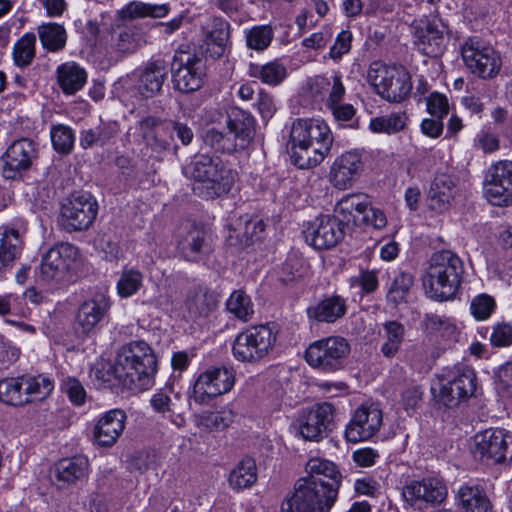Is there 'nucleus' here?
Instances as JSON below:
<instances>
[{"instance_id": "nucleus-30", "label": "nucleus", "mask_w": 512, "mask_h": 512, "mask_svg": "<svg viewBox=\"0 0 512 512\" xmlns=\"http://www.w3.org/2000/svg\"><path fill=\"white\" fill-rule=\"evenodd\" d=\"M346 311V300L339 295H332L309 306L306 313L310 321L335 323L346 314Z\"/></svg>"}, {"instance_id": "nucleus-26", "label": "nucleus", "mask_w": 512, "mask_h": 512, "mask_svg": "<svg viewBox=\"0 0 512 512\" xmlns=\"http://www.w3.org/2000/svg\"><path fill=\"white\" fill-rule=\"evenodd\" d=\"M305 469L307 476L302 477L303 479L312 480L326 490L333 488L338 495L342 476L333 462L322 458H311L306 463Z\"/></svg>"}, {"instance_id": "nucleus-2", "label": "nucleus", "mask_w": 512, "mask_h": 512, "mask_svg": "<svg viewBox=\"0 0 512 512\" xmlns=\"http://www.w3.org/2000/svg\"><path fill=\"white\" fill-rule=\"evenodd\" d=\"M156 371V355L145 341H132L123 345L111 367L119 384L134 391H143L152 386Z\"/></svg>"}, {"instance_id": "nucleus-46", "label": "nucleus", "mask_w": 512, "mask_h": 512, "mask_svg": "<svg viewBox=\"0 0 512 512\" xmlns=\"http://www.w3.org/2000/svg\"><path fill=\"white\" fill-rule=\"evenodd\" d=\"M480 58L481 60H478L477 67L472 70V73L483 79L495 77L502 65L499 53L491 46L486 48L485 53Z\"/></svg>"}, {"instance_id": "nucleus-62", "label": "nucleus", "mask_w": 512, "mask_h": 512, "mask_svg": "<svg viewBox=\"0 0 512 512\" xmlns=\"http://www.w3.org/2000/svg\"><path fill=\"white\" fill-rule=\"evenodd\" d=\"M490 342L494 347H508L512 344V326L509 323H498L493 327Z\"/></svg>"}, {"instance_id": "nucleus-33", "label": "nucleus", "mask_w": 512, "mask_h": 512, "mask_svg": "<svg viewBox=\"0 0 512 512\" xmlns=\"http://www.w3.org/2000/svg\"><path fill=\"white\" fill-rule=\"evenodd\" d=\"M56 80L64 94L74 95L86 84L87 73L76 62H66L57 67Z\"/></svg>"}, {"instance_id": "nucleus-24", "label": "nucleus", "mask_w": 512, "mask_h": 512, "mask_svg": "<svg viewBox=\"0 0 512 512\" xmlns=\"http://www.w3.org/2000/svg\"><path fill=\"white\" fill-rule=\"evenodd\" d=\"M126 418L125 412L121 409L106 412L94 426L95 442L101 447H112L124 431Z\"/></svg>"}, {"instance_id": "nucleus-43", "label": "nucleus", "mask_w": 512, "mask_h": 512, "mask_svg": "<svg viewBox=\"0 0 512 512\" xmlns=\"http://www.w3.org/2000/svg\"><path fill=\"white\" fill-rule=\"evenodd\" d=\"M0 402L13 406L27 404V398L23 396L20 376L0 380Z\"/></svg>"}, {"instance_id": "nucleus-28", "label": "nucleus", "mask_w": 512, "mask_h": 512, "mask_svg": "<svg viewBox=\"0 0 512 512\" xmlns=\"http://www.w3.org/2000/svg\"><path fill=\"white\" fill-rule=\"evenodd\" d=\"M88 471V459L77 455L59 460L53 468V477L59 488H67L84 479Z\"/></svg>"}, {"instance_id": "nucleus-37", "label": "nucleus", "mask_w": 512, "mask_h": 512, "mask_svg": "<svg viewBox=\"0 0 512 512\" xmlns=\"http://www.w3.org/2000/svg\"><path fill=\"white\" fill-rule=\"evenodd\" d=\"M20 377L23 396L27 398V404L47 398L54 389L53 381L43 374L22 375Z\"/></svg>"}, {"instance_id": "nucleus-49", "label": "nucleus", "mask_w": 512, "mask_h": 512, "mask_svg": "<svg viewBox=\"0 0 512 512\" xmlns=\"http://www.w3.org/2000/svg\"><path fill=\"white\" fill-rule=\"evenodd\" d=\"M491 46L482 41L478 36L469 37L461 48L462 57L466 66L472 71L477 67L478 59L485 53L486 48Z\"/></svg>"}, {"instance_id": "nucleus-10", "label": "nucleus", "mask_w": 512, "mask_h": 512, "mask_svg": "<svg viewBox=\"0 0 512 512\" xmlns=\"http://www.w3.org/2000/svg\"><path fill=\"white\" fill-rule=\"evenodd\" d=\"M335 216L341 224H370L376 229L384 227V213L371 206L365 194H348L342 197L335 206Z\"/></svg>"}, {"instance_id": "nucleus-22", "label": "nucleus", "mask_w": 512, "mask_h": 512, "mask_svg": "<svg viewBox=\"0 0 512 512\" xmlns=\"http://www.w3.org/2000/svg\"><path fill=\"white\" fill-rule=\"evenodd\" d=\"M403 497L412 505L425 502L441 504L447 497V487L438 478L428 477L421 481H412L403 488Z\"/></svg>"}, {"instance_id": "nucleus-53", "label": "nucleus", "mask_w": 512, "mask_h": 512, "mask_svg": "<svg viewBox=\"0 0 512 512\" xmlns=\"http://www.w3.org/2000/svg\"><path fill=\"white\" fill-rule=\"evenodd\" d=\"M495 308V299L486 293L475 296L470 303L471 314L477 320L488 319L494 312Z\"/></svg>"}, {"instance_id": "nucleus-54", "label": "nucleus", "mask_w": 512, "mask_h": 512, "mask_svg": "<svg viewBox=\"0 0 512 512\" xmlns=\"http://www.w3.org/2000/svg\"><path fill=\"white\" fill-rule=\"evenodd\" d=\"M413 285V277L406 272H400L392 281L388 290V297L394 303L405 300L410 288Z\"/></svg>"}, {"instance_id": "nucleus-60", "label": "nucleus", "mask_w": 512, "mask_h": 512, "mask_svg": "<svg viewBox=\"0 0 512 512\" xmlns=\"http://www.w3.org/2000/svg\"><path fill=\"white\" fill-rule=\"evenodd\" d=\"M61 388L75 405L80 406L85 402L86 391L78 379L69 377L63 380Z\"/></svg>"}, {"instance_id": "nucleus-63", "label": "nucleus", "mask_w": 512, "mask_h": 512, "mask_svg": "<svg viewBox=\"0 0 512 512\" xmlns=\"http://www.w3.org/2000/svg\"><path fill=\"white\" fill-rule=\"evenodd\" d=\"M427 110L432 116L442 119L449 112L447 98L440 93H432L427 98Z\"/></svg>"}, {"instance_id": "nucleus-1", "label": "nucleus", "mask_w": 512, "mask_h": 512, "mask_svg": "<svg viewBox=\"0 0 512 512\" xmlns=\"http://www.w3.org/2000/svg\"><path fill=\"white\" fill-rule=\"evenodd\" d=\"M332 143L331 130L321 119H296L291 124L287 147L292 163L300 169L320 164Z\"/></svg>"}, {"instance_id": "nucleus-31", "label": "nucleus", "mask_w": 512, "mask_h": 512, "mask_svg": "<svg viewBox=\"0 0 512 512\" xmlns=\"http://www.w3.org/2000/svg\"><path fill=\"white\" fill-rule=\"evenodd\" d=\"M227 127L235 141L240 140L238 144L240 148L245 147L254 138L256 132L254 117L237 107L228 112Z\"/></svg>"}, {"instance_id": "nucleus-7", "label": "nucleus", "mask_w": 512, "mask_h": 512, "mask_svg": "<svg viewBox=\"0 0 512 512\" xmlns=\"http://www.w3.org/2000/svg\"><path fill=\"white\" fill-rule=\"evenodd\" d=\"M350 353L348 341L340 336H329L312 342L305 351L307 363L322 372H335L343 368Z\"/></svg>"}, {"instance_id": "nucleus-11", "label": "nucleus", "mask_w": 512, "mask_h": 512, "mask_svg": "<svg viewBox=\"0 0 512 512\" xmlns=\"http://www.w3.org/2000/svg\"><path fill=\"white\" fill-rule=\"evenodd\" d=\"M97 211V202L90 194H73L61 206L59 224L67 232L87 230L95 221Z\"/></svg>"}, {"instance_id": "nucleus-8", "label": "nucleus", "mask_w": 512, "mask_h": 512, "mask_svg": "<svg viewBox=\"0 0 512 512\" xmlns=\"http://www.w3.org/2000/svg\"><path fill=\"white\" fill-rule=\"evenodd\" d=\"M473 454L488 465L512 462V433L504 429H486L474 436Z\"/></svg>"}, {"instance_id": "nucleus-25", "label": "nucleus", "mask_w": 512, "mask_h": 512, "mask_svg": "<svg viewBox=\"0 0 512 512\" xmlns=\"http://www.w3.org/2000/svg\"><path fill=\"white\" fill-rule=\"evenodd\" d=\"M167 75L168 66L165 60H151L138 70L136 88L143 97H153L161 91Z\"/></svg>"}, {"instance_id": "nucleus-12", "label": "nucleus", "mask_w": 512, "mask_h": 512, "mask_svg": "<svg viewBox=\"0 0 512 512\" xmlns=\"http://www.w3.org/2000/svg\"><path fill=\"white\" fill-rule=\"evenodd\" d=\"M484 195L494 206L512 205V161L500 160L488 168L484 179Z\"/></svg>"}, {"instance_id": "nucleus-52", "label": "nucleus", "mask_w": 512, "mask_h": 512, "mask_svg": "<svg viewBox=\"0 0 512 512\" xmlns=\"http://www.w3.org/2000/svg\"><path fill=\"white\" fill-rule=\"evenodd\" d=\"M442 34H417L414 41L418 50L429 57H436L443 50Z\"/></svg>"}, {"instance_id": "nucleus-15", "label": "nucleus", "mask_w": 512, "mask_h": 512, "mask_svg": "<svg viewBox=\"0 0 512 512\" xmlns=\"http://www.w3.org/2000/svg\"><path fill=\"white\" fill-rule=\"evenodd\" d=\"M138 130L144 145L152 152L163 154L176 150L174 136L171 134L172 120L154 115H147L138 122Z\"/></svg>"}, {"instance_id": "nucleus-55", "label": "nucleus", "mask_w": 512, "mask_h": 512, "mask_svg": "<svg viewBox=\"0 0 512 512\" xmlns=\"http://www.w3.org/2000/svg\"><path fill=\"white\" fill-rule=\"evenodd\" d=\"M404 326L396 321L386 323V357L394 356L404 339Z\"/></svg>"}, {"instance_id": "nucleus-45", "label": "nucleus", "mask_w": 512, "mask_h": 512, "mask_svg": "<svg viewBox=\"0 0 512 512\" xmlns=\"http://www.w3.org/2000/svg\"><path fill=\"white\" fill-rule=\"evenodd\" d=\"M202 138L207 146L219 152L231 153L239 147L230 132L224 133L214 127L207 129Z\"/></svg>"}, {"instance_id": "nucleus-47", "label": "nucleus", "mask_w": 512, "mask_h": 512, "mask_svg": "<svg viewBox=\"0 0 512 512\" xmlns=\"http://www.w3.org/2000/svg\"><path fill=\"white\" fill-rule=\"evenodd\" d=\"M143 283V275L139 270L124 268L117 281V293L121 298H128L138 292Z\"/></svg>"}, {"instance_id": "nucleus-50", "label": "nucleus", "mask_w": 512, "mask_h": 512, "mask_svg": "<svg viewBox=\"0 0 512 512\" xmlns=\"http://www.w3.org/2000/svg\"><path fill=\"white\" fill-rule=\"evenodd\" d=\"M51 140L57 152L68 154L74 146L75 135L70 127L57 125L51 129Z\"/></svg>"}, {"instance_id": "nucleus-4", "label": "nucleus", "mask_w": 512, "mask_h": 512, "mask_svg": "<svg viewBox=\"0 0 512 512\" xmlns=\"http://www.w3.org/2000/svg\"><path fill=\"white\" fill-rule=\"evenodd\" d=\"M184 174L194 180L193 190L205 199H214L227 194L237 176V172L219 157L205 154L196 155L184 167Z\"/></svg>"}, {"instance_id": "nucleus-39", "label": "nucleus", "mask_w": 512, "mask_h": 512, "mask_svg": "<svg viewBox=\"0 0 512 512\" xmlns=\"http://www.w3.org/2000/svg\"><path fill=\"white\" fill-rule=\"evenodd\" d=\"M229 484L235 490L249 488L257 481L256 462L244 457L229 474Z\"/></svg>"}, {"instance_id": "nucleus-64", "label": "nucleus", "mask_w": 512, "mask_h": 512, "mask_svg": "<svg viewBox=\"0 0 512 512\" xmlns=\"http://www.w3.org/2000/svg\"><path fill=\"white\" fill-rule=\"evenodd\" d=\"M477 146L485 153H492L499 149L500 141L496 134L489 131H481L477 135Z\"/></svg>"}, {"instance_id": "nucleus-20", "label": "nucleus", "mask_w": 512, "mask_h": 512, "mask_svg": "<svg viewBox=\"0 0 512 512\" xmlns=\"http://www.w3.org/2000/svg\"><path fill=\"white\" fill-rule=\"evenodd\" d=\"M476 390V375L472 368L464 367L446 384L439 393V401L448 408L458 406L462 401L471 397Z\"/></svg>"}, {"instance_id": "nucleus-5", "label": "nucleus", "mask_w": 512, "mask_h": 512, "mask_svg": "<svg viewBox=\"0 0 512 512\" xmlns=\"http://www.w3.org/2000/svg\"><path fill=\"white\" fill-rule=\"evenodd\" d=\"M335 489L326 490L312 480L300 478L281 503L282 512H329L337 500Z\"/></svg>"}, {"instance_id": "nucleus-51", "label": "nucleus", "mask_w": 512, "mask_h": 512, "mask_svg": "<svg viewBox=\"0 0 512 512\" xmlns=\"http://www.w3.org/2000/svg\"><path fill=\"white\" fill-rule=\"evenodd\" d=\"M34 34H25L14 45L13 57L16 65L24 67L31 63L34 58Z\"/></svg>"}, {"instance_id": "nucleus-35", "label": "nucleus", "mask_w": 512, "mask_h": 512, "mask_svg": "<svg viewBox=\"0 0 512 512\" xmlns=\"http://www.w3.org/2000/svg\"><path fill=\"white\" fill-rule=\"evenodd\" d=\"M461 512H489L491 503L484 490L478 485H463L456 496Z\"/></svg>"}, {"instance_id": "nucleus-57", "label": "nucleus", "mask_w": 512, "mask_h": 512, "mask_svg": "<svg viewBox=\"0 0 512 512\" xmlns=\"http://www.w3.org/2000/svg\"><path fill=\"white\" fill-rule=\"evenodd\" d=\"M234 421V413L230 409L210 412L202 417V424L211 430H223Z\"/></svg>"}, {"instance_id": "nucleus-17", "label": "nucleus", "mask_w": 512, "mask_h": 512, "mask_svg": "<svg viewBox=\"0 0 512 512\" xmlns=\"http://www.w3.org/2000/svg\"><path fill=\"white\" fill-rule=\"evenodd\" d=\"M341 221L330 215L317 217L304 231L306 242L315 249H330L343 238Z\"/></svg>"}, {"instance_id": "nucleus-6", "label": "nucleus", "mask_w": 512, "mask_h": 512, "mask_svg": "<svg viewBox=\"0 0 512 512\" xmlns=\"http://www.w3.org/2000/svg\"><path fill=\"white\" fill-rule=\"evenodd\" d=\"M277 330L273 325L251 326L239 333L232 346L234 357L241 362H256L267 356L274 348Z\"/></svg>"}, {"instance_id": "nucleus-23", "label": "nucleus", "mask_w": 512, "mask_h": 512, "mask_svg": "<svg viewBox=\"0 0 512 512\" xmlns=\"http://www.w3.org/2000/svg\"><path fill=\"white\" fill-rule=\"evenodd\" d=\"M363 168L361 155L357 151H349L337 157L330 169V182L339 189L350 188L359 177Z\"/></svg>"}, {"instance_id": "nucleus-59", "label": "nucleus", "mask_w": 512, "mask_h": 512, "mask_svg": "<svg viewBox=\"0 0 512 512\" xmlns=\"http://www.w3.org/2000/svg\"><path fill=\"white\" fill-rule=\"evenodd\" d=\"M107 36H110L111 48L122 53L134 52L140 46V41L135 38V34H107Z\"/></svg>"}, {"instance_id": "nucleus-42", "label": "nucleus", "mask_w": 512, "mask_h": 512, "mask_svg": "<svg viewBox=\"0 0 512 512\" xmlns=\"http://www.w3.org/2000/svg\"><path fill=\"white\" fill-rule=\"evenodd\" d=\"M250 76L260 79L265 84L275 86L286 78L287 70L283 64L273 61L262 66H251Z\"/></svg>"}, {"instance_id": "nucleus-29", "label": "nucleus", "mask_w": 512, "mask_h": 512, "mask_svg": "<svg viewBox=\"0 0 512 512\" xmlns=\"http://www.w3.org/2000/svg\"><path fill=\"white\" fill-rule=\"evenodd\" d=\"M178 248L189 261H198L209 254L212 245L208 233L203 227L192 225L184 235L180 236Z\"/></svg>"}, {"instance_id": "nucleus-58", "label": "nucleus", "mask_w": 512, "mask_h": 512, "mask_svg": "<svg viewBox=\"0 0 512 512\" xmlns=\"http://www.w3.org/2000/svg\"><path fill=\"white\" fill-rule=\"evenodd\" d=\"M352 288H360L364 294L374 292L379 286V280L375 271H362L358 276L350 278Z\"/></svg>"}, {"instance_id": "nucleus-27", "label": "nucleus", "mask_w": 512, "mask_h": 512, "mask_svg": "<svg viewBox=\"0 0 512 512\" xmlns=\"http://www.w3.org/2000/svg\"><path fill=\"white\" fill-rule=\"evenodd\" d=\"M457 194L456 181L446 173L437 174L428 193L429 208L437 213L450 209Z\"/></svg>"}, {"instance_id": "nucleus-18", "label": "nucleus", "mask_w": 512, "mask_h": 512, "mask_svg": "<svg viewBox=\"0 0 512 512\" xmlns=\"http://www.w3.org/2000/svg\"><path fill=\"white\" fill-rule=\"evenodd\" d=\"M382 420L383 414L379 408L361 406L346 426V440L358 443L370 439L381 427Z\"/></svg>"}, {"instance_id": "nucleus-32", "label": "nucleus", "mask_w": 512, "mask_h": 512, "mask_svg": "<svg viewBox=\"0 0 512 512\" xmlns=\"http://www.w3.org/2000/svg\"><path fill=\"white\" fill-rule=\"evenodd\" d=\"M410 74L404 66L392 65L386 67V100L403 101L411 92Z\"/></svg>"}, {"instance_id": "nucleus-21", "label": "nucleus", "mask_w": 512, "mask_h": 512, "mask_svg": "<svg viewBox=\"0 0 512 512\" xmlns=\"http://www.w3.org/2000/svg\"><path fill=\"white\" fill-rule=\"evenodd\" d=\"M36 155V145L32 140L22 138L14 141L3 156L5 178L14 179L21 172L28 170Z\"/></svg>"}, {"instance_id": "nucleus-19", "label": "nucleus", "mask_w": 512, "mask_h": 512, "mask_svg": "<svg viewBox=\"0 0 512 512\" xmlns=\"http://www.w3.org/2000/svg\"><path fill=\"white\" fill-rule=\"evenodd\" d=\"M111 300L103 292H96L78 308L76 321L84 334H90L109 316Z\"/></svg>"}, {"instance_id": "nucleus-3", "label": "nucleus", "mask_w": 512, "mask_h": 512, "mask_svg": "<svg viewBox=\"0 0 512 512\" xmlns=\"http://www.w3.org/2000/svg\"><path fill=\"white\" fill-rule=\"evenodd\" d=\"M464 274L462 259L451 250L432 254L423 276L425 293L434 300L447 301L458 293Z\"/></svg>"}, {"instance_id": "nucleus-14", "label": "nucleus", "mask_w": 512, "mask_h": 512, "mask_svg": "<svg viewBox=\"0 0 512 512\" xmlns=\"http://www.w3.org/2000/svg\"><path fill=\"white\" fill-rule=\"evenodd\" d=\"M78 257V249L70 243H57L41 259L40 277L47 283H59L66 277Z\"/></svg>"}, {"instance_id": "nucleus-38", "label": "nucleus", "mask_w": 512, "mask_h": 512, "mask_svg": "<svg viewBox=\"0 0 512 512\" xmlns=\"http://www.w3.org/2000/svg\"><path fill=\"white\" fill-rule=\"evenodd\" d=\"M168 13L167 5L148 4L141 1H132L119 12V18L123 21H132L139 18H161Z\"/></svg>"}, {"instance_id": "nucleus-16", "label": "nucleus", "mask_w": 512, "mask_h": 512, "mask_svg": "<svg viewBox=\"0 0 512 512\" xmlns=\"http://www.w3.org/2000/svg\"><path fill=\"white\" fill-rule=\"evenodd\" d=\"M335 408L329 402L316 404L299 420V431L309 441H319L327 436L334 420Z\"/></svg>"}, {"instance_id": "nucleus-9", "label": "nucleus", "mask_w": 512, "mask_h": 512, "mask_svg": "<svg viewBox=\"0 0 512 512\" xmlns=\"http://www.w3.org/2000/svg\"><path fill=\"white\" fill-rule=\"evenodd\" d=\"M171 73L174 88L183 93L199 90L206 76L204 63L198 54L182 49L173 56Z\"/></svg>"}, {"instance_id": "nucleus-61", "label": "nucleus", "mask_w": 512, "mask_h": 512, "mask_svg": "<svg viewBox=\"0 0 512 512\" xmlns=\"http://www.w3.org/2000/svg\"><path fill=\"white\" fill-rule=\"evenodd\" d=\"M367 81L374 91L384 97V63L373 62L367 71Z\"/></svg>"}, {"instance_id": "nucleus-34", "label": "nucleus", "mask_w": 512, "mask_h": 512, "mask_svg": "<svg viewBox=\"0 0 512 512\" xmlns=\"http://www.w3.org/2000/svg\"><path fill=\"white\" fill-rule=\"evenodd\" d=\"M23 242L14 227H0V270L11 268L21 254Z\"/></svg>"}, {"instance_id": "nucleus-48", "label": "nucleus", "mask_w": 512, "mask_h": 512, "mask_svg": "<svg viewBox=\"0 0 512 512\" xmlns=\"http://www.w3.org/2000/svg\"><path fill=\"white\" fill-rule=\"evenodd\" d=\"M264 229L265 224L262 220L245 217L239 219L233 231L236 233L235 236L241 243L249 245L254 239L259 237Z\"/></svg>"}, {"instance_id": "nucleus-13", "label": "nucleus", "mask_w": 512, "mask_h": 512, "mask_svg": "<svg viewBox=\"0 0 512 512\" xmlns=\"http://www.w3.org/2000/svg\"><path fill=\"white\" fill-rule=\"evenodd\" d=\"M235 383L232 370L227 367H212L197 377L193 386L192 399L195 403H207L213 398L229 392Z\"/></svg>"}, {"instance_id": "nucleus-41", "label": "nucleus", "mask_w": 512, "mask_h": 512, "mask_svg": "<svg viewBox=\"0 0 512 512\" xmlns=\"http://www.w3.org/2000/svg\"><path fill=\"white\" fill-rule=\"evenodd\" d=\"M228 38L229 34H201L194 52L213 59L219 58L225 53Z\"/></svg>"}, {"instance_id": "nucleus-56", "label": "nucleus", "mask_w": 512, "mask_h": 512, "mask_svg": "<svg viewBox=\"0 0 512 512\" xmlns=\"http://www.w3.org/2000/svg\"><path fill=\"white\" fill-rule=\"evenodd\" d=\"M334 119L344 127L357 129L359 125L358 119L355 118L356 109L352 104L339 103L329 107Z\"/></svg>"}, {"instance_id": "nucleus-36", "label": "nucleus", "mask_w": 512, "mask_h": 512, "mask_svg": "<svg viewBox=\"0 0 512 512\" xmlns=\"http://www.w3.org/2000/svg\"><path fill=\"white\" fill-rule=\"evenodd\" d=\"M185 306L189 317L196 319L207 316L216 306L214 295L204 287H195L189 291Z\"/></svg>"}, {"instance_id": "nucleus-44", "label": "nucleus", "mask_w": 512, "mask_h": 512, "mask_svg": "<svg viewBox=\"0 0 512 512\" xmlns=\"http://www.w3.org/2000/svg\"><path fill=\"white\" fill-rule=\"evenodd\" d=\"M227 310L239 320L249 321L254 314L251 298L243 291H234L227 300Z\"/></svg>"}, {"instance_id": "nucleus-40", "label": "nucleus", "mask_w": 512, "mask_h": 512, "mask_svg": "<svg viewBox=\"0 0 512 512\" xmlns=\"http://www.w3.org/2000/svg\"><path fill=\"white\" fill-rule=\"evenodd\" d=\"M117 130L111 124H101L95 128L84 129L80 133L79 143L83 149L94 145L104 146L116 135Z\"/></svg>"}]
</instances>
